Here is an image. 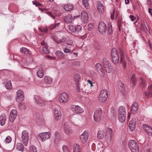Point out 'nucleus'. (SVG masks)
<instances>
[{
    "label": "nucleus",
    "mask_w": 152,
    "mask_h": 152,
    "mask_svg": "<svg viewBox=\"0 0 152 152\" xmlns=\"http://www.w3.org/2000/svg\"><path fill=\"white\" fill-rule=\"evenodd\" d=\"M39 29L41 31V32H45V33L47 32L48 30V29L47 27H45V28L43 27V28H39Z\"/></svg>",
    "instance_id": "nucleus-50"
},
{
    "label": "nucleus",
    "mask_w": 152,
    "mask_h": 152,
    "mask_svg": "<svg viewBox=\"0 0 152 152\" xmlns=\"http://www.w3.org/2000/svg\"><path fill=\"white\" fill-rule=\"evenodd\" d=\"M103 64L104 67L105 68V70L108 73H110L112 71V69L111 64L109 61L106 58L103 59Z\"/></svg>",
    "instance_id": "nucleus-6"
},
{
    "label": "nucleus",
    "mask_w": 152,
    "mask_h": 152,
    "mask_svg": "<svg viewBox=\"0 0 152 152\" xmlns=\"http://www.w3.org/2000/svg\"><path fill=\"white\" fill-rule=\"evenodd\" d=\"M32 3L33 4L35 5L36 6H39L42 5L40 3L36 1H33Z\"/></svg>",
    "instance_id": "nucleus-55"
},
{
    "label": "nucleus",
    "mask_w": 152,
    "mask_h": 152,
    "mask_svg": "<svg viewBox=\"0 0 152 152\" xmlns=\"http://www.w3.org/2000/svg\"><path fill=\"white\" fill-rule=\"evenodd\" d=\"M102 66L100 63H96L95 65V67L98 70H99V69L101 68Z\"/></svg>",
    "instance_id": "nucleus-56"
},
{
    "label": "nucleus",
    "mask_w": 152,
    "mask_h": 152,
    "mask_svg": "<svg viewBox=\"0 0 152 152\" xmlns=\"http://www.w3.org/2000/svg\"><path fill=\"white\" fill-rule=\"evenodd\" d=\"M79 17V15L76 16H74L73 17L71 15H69L65 16L64 18V20L66 23H71L72 22V20L76 18Z\"/></svg>",
    "instance_id": "nucleus-13"
},
{
    "label": "nucleus",
    "mask_w": 152,
    "mask_h": 152,
    "mask_svg": "<svg viewBox=\"0 0 152 152\" xmlns=\"http://www.w3.org/2000/svg\"><path fill=\"white\" fill-rule=\"evenodd\" d=\"M34 99L37 104L41 106L43 105L46 102L41 97L37 96L34 97Z\"/></svg>",
    "instance_id": "nucleus-15"
},
{
    "label": "nucleus",
    "mask_w": 152,
    "mask_h": 152,
    "mask_svg": "<svg viewBox=\"0 0 152 152\" xmlns=\"http://www.w3.org/2000/svg\"><path fill=\"white\" fill-rule=\"evenodd\" d=\"M44 80L45 84L49 85L53 82L52 78L49 76H45L44 77Z\"/></svg>",
    "instance_id": "nucleus-26"
},
{
    "label": "nucleus",
    "mask_w": 152,
    "mask_h": 152,
    "mask_svg": "<svg viewBox=\"0 0 152 152\" xmlns=\"http://www.w3.org/2000/svg\"><path fill=\"white\" fill-rule=\"evenodd\" d=\"M88 136V134L86 131H84L83 133L80 136V139L83 143H85L87 140Z\"/></svg>",
    "instance_id": "nucleus-17"
},
{
    "label": "nucleus",
    "mask_w": 152,
    "mask_h": 152,
    "mask_svg": "<svg viewBox=\"0 0 152 152\" xmlns=\"http://www.w3.org/2000/svg\"><path fill=\"white\" fill-rule=\"evenodd\" d=\"M75 28V33L80 32L82 29V26L80 25H77Z\"/></svg>",
    "instance_id": "nucleus-41"
},
{
    "label": "nucleus",
    "mask_w": 152,
    "mask_h": 152,
    "mask_svg": "<svg viewBox=\"0 0 152 152\" xmlns=\"http://www.w3.org/2000/svg\"><path fill=\"white\" fill-rule=\"evenodd\" d=\"M145 96L148 98H150L152 97V85H149L147 91L145 92Z\"/></svg>",
    "instance_id": "nucleus-18"
},
{
    "label": "nucleus",
    "mask_w": 152,
    "mask_h": 152,
    "mask_svg": "<svg viewBox=\"0 0 152 152\" xmlns=\"http://www.w3.org/2000/svg\"><path fill=\"white\" fill-rule=\"evenodd\" d=\"M73 152H81L80 148L79 145L77 144L74 145L73 146Z\"/></svg>",
    "instance_id": "nucleus-35"
},
{
    "label": "nucleus",
    "mask_w": 152,
    "mask_h": 152,
    "mask_svg": "<svg viewBox=\"0 0 152 152\" xmlns=\"http://www.w3.org/2000/svg\"><path fill=\"white\" fill-rule=\"evenodd\" d=\"M142 127L148 136L152 137V127L151 126L146 124H143Z\"/></svg>",
    "instance_id": "nucleus-9"
},
{
    "label": "nucleus",
    "mask_w": 152,
    "mask_h": 152,
    "mask_svg": "<svg viewBox=\"0 0 152 152\" xmlns=\"http://www.w3.org/2000/svg\"><path fill=\"white\" fill-rule=\"evenodd\" d=\"M56 27V25H55V24H52L51 25H50L49 27V28L50 29V30H53L54 28H55V27Z\"/></svg>",
    "instance_id": "nucleus-59"
},
{
    "label": "nucleus",
    "mask_w": 152,
    "mask_h": 152,
    "mask_svg": "<svg viewBox=\"0 0 152 152\" xmlns=\"http://www.w3.org/2000/svg\"><path fill=\"white\" fill-rule=\"evenodd\" d=\"M110 26H109L108 27V32L109 34H111L113 33V30L112 25L110 24Z\"/></svg>",
    "instance_id": "nucleus-49"
},
{
    "label": "nucleus",
    "mask_w": 152,
    "mask_h": 152,
    "mask_svg": "<svg viewBox=\"0 0 152 152\" xmlns=\"http://www.w3.org/2000/svg\"><path fill=\"white\" fill-rule=\"evenodd\" d=\"M73 42L72 40H68L66 42V44L67 45H70L72 46Z\"/></svg>",
    "instance_id": "nucleus-57"
},
{
    "label": "nucleus",
    "mask_w": 152,
    "mask_h": 152,
    "mask_svg": "<svg viewBox=\"0 0 152 152\" xmlns=\"http://www.w3.org/2000/svg\"><path fill=\"white\" fill-rule=\"evenodd\" d=\"M99 95H101V96H103L104 97H108V92L107 90L105 89L102 90Z\"/></svg>",
    "instance_id": "nucleus-39"
},
{
    "label": "nucleus",
    "mask_w": 152,
    "mask_h": 152,
    "mask_svg": "<svg viewBox=\"0 0 152 152\" xmlns=\"http://www.w3.org/2000/svg\"><path fill=\"white\" fill-rule=\"evenodd\" d=\"M140 86L141 88H145L147 86V83H146L145 80L142 77L140 78Z\"/></svg>",
    "instance_id": "nucleus-24"
},
{
    "label": "nucleus",
    "mask_w": 152,
    "mask_h": 152,
    "mask_svg": "<svg viewBox=\"0 0 152 152\" xmlns=\"http://www.w3.org/2000/svg\"><path fill=\"white\" fill-rule=\"evenodd\" d=\"M7 118L6 115L3 114L0 116V124L2 126L4 125L6 123Z\"/></svg>",
    "instance_id": "nucleus-22"
},
{
    "label": "nucleus",
    "mask_w": 152,
    "mask_h": 152,
    "mask_svg": "<svg viewBox=\"0 0 152 152\" xmlns=\"http://www.w3.org/2000/svg\"><path fill=\"white\" fill-rule=\"evenodd\" d=\"M61 118V116L60 115H57L55 116V118L56 120H59Z\"/></svg>",
    "instance_id": "nucleus-61"
},
{
    "label": "nucleus",
    "mask_w": 152,
    "mask_h": 152,
    "mask_svg": "<svg viewBox=\"0 0 152 152\" xmlns=\"http://www.w3.org/2000/svg\"><path fill=\"white\" fill-rule=\"evenodd\" d=\"M29 151V152H37L36 148L34 145L31 146Z\"/></svg>",
    "instance_id": "nucleus-45"
},
{
    "label": "nucleus",
    "mask_w": 152,
    "mask_h": 152,
    "mask_svg": "<svg viewBox=\"0 0 152 152\" xmlns=\"http://www.w3.org/2000/svg\"><path fill=\"white\" fill-rule=\"evenodd\" d=\"M17 116V112L15 110H11L10 115L9 119L10 122L12 123L15 119Z\"/></svg>",
    "instance_id": "nucleus-16"
},
{
    "label": "nucleus",
    "mask_w": 152,
    "mask_h": 152,
    "mask_svg": "<svg viewBox=\"0 0 152 152\" xmlns=\"http://www.w3.org/2000/svg\"><path fill=\"white\" fill-rule=\"evenodd\" d=\"M17 149L20 151L23 152L24 151V148L22 143H18L16 145Z\"/></svg>",
    "instance_id": "nucleus-33"
},
{
    "label": "nucleus",
    "mask_w": 152,
    "mask_h": 152,
    "mask_svg": "<svg viewBox=\"0 0 152 152\" xmlns=\"http://www.w3.org/2000/svg\"><path fill=\"white\" fill-rule=\"evenodd\" d=\"M118 119L119 121L121 123H123L126 119V114H123L121 115H118Z\"/></svg>",
    "instance_id": "nucleus-30"
},
{
    "label": "nucleus",
    "mask_w": 152,
    "mask_h": 152,
    "mask_svg": "<svg viewBox=\"0 0 152 152\" xmlns=\"http://www.w3.org/2000/svg\"><path fill=\"white\" fill-rule=\"evenodd\" d=\"M20 51L22 54L28 55H30L31 54V52L28 49L24 47H22L21 48L20 50Z\"/></svg>",
    "instance_id": "nucleus-21"
},
{
    "label": "nucleus",
    "mask_w": 152,
    "mask_h": 152,
    "mask_svg": "<svg viewBox=\"0 0 152 152\" xmlns=\"http://www.w3.org/2000/svg\"><path fill=\"white\" fill-rule=\"evenodd\" d=\"M88 30L91 31L94 28V25L92 23H90L89 24L88 26Z\"/></svg>",
    "instance_id": "nucleus-48"
},
{
    "label": "nucleus",
    "mask_w": 152,
    "mask_h": 152,
    "mask_svg": "<svg viewBox=\"0 0 152 152\" xmlns=\"http://www.w3.org/2000/svg\"><path fill=\"white\" fill-rule=\"evenodd\" d=\"M119 13V12L117 10H112L111 12V18L113 20L115 18H117Z\"/></svg>",
    "instance_id": "nucleus-20"
},
{
    "label": "nucleus",
    "mask_w": 152,
    "mask_h": 152,
    "mask_svg": "<svg viewBox=\"0 0 152 152\" xmlns=\"http://www.w3.org/2000/svg\"><path fill=\"white\" fill-rule=\"evenodd\" d=\"M97 10H103L104 8V5L100 1L97 2Z\"/></svg>",
    "instance_id": "nucleus-43"
},
{
    "label": "nucleus",
    "mask_w": 152,
    "mask_h": 152,
    "mask_svg": "<svg viewBox=\"0 0 152 152\" xmlns=\"http://www.w3.org/2000/svg\"><path fill=\"white\" fill-rule=\"evenodd\" d=\"M136 120L135 119H134L131 120L129 124V130L130 131H133L135 128L136 127Z\"/></svg>",
    "instance_id": "nucleus-19"
},
{
    "label": "nucleus",
    "mask_w": 152,
    "mask_h": 152,
    "mask_svg": "<svg viewBox=\"0 0 152 152\" xmlns=\"http://www.w3.org/2000/svg\"><path fill=\"white\" fill-rule=\"evenodd\" d=\"M129 18L132 21H134L136 19L135 17H134V15H130Z\"/></svg>",
    "instance_id": "nucleus-60"
},
{
    "label": "nucleus",
    "mask_w": 152,
    "mask_h": 152,
    "mask_svg": "<svg viewBox=\"0 0 152 152\" xmlns=\"http://www.w3.org/2000/svg\"><path fill=\"white\" fill-rule=\"evenodd\" d=\"M111 55L112 59L114 64H116L119 61V57L117 49L113 48L111 50Z\"/></svg>",
    "instance_id": "nucleus-2"
},
{
    "label": "nucleus",
    "mask_w": 152,
    "mask_h": 152,
    "mask_svg": "<svg viewBox=\"0 0 152 152\" xmlns=\"http://www.w3.org/2000/svg\"><path fill=\"white\" fill-rule=\"evenodd\" d=\"M64 130L65 133L67 135L70 134L72 131L71 128L65 126L64 127Z\"/></svg>",
    "instance_id": "nucleus-34"
},
{
    "label": "nucleus",
    "mask_w": 152,
    "mask_h": 152,
    "mask_svg": "<svg viewBox=\"0 0 152 152\" xmlns=\"http://www.w3.org/2000/svg\"><path fill=\"white\" fill-rule=\"evenodd\" d=\"M29 134L28 132L24 130L22 133L21 140L23 144L27 146L29 141Z\"/></svg>",
    "instance_id": "nucleus-5"
},
{
    "label": "nucleus",
    "mask_w": 152,
    "mask_h": 152,
    "mask_svg": "<svg viewBox=\"0 0 152 152\" xmlns=\"http://www.w3.org/2000/svg\"><path fill=\"white\" fill-rule=\"evenodd\" d=\"M54 114L55 116L57 115H60L61 112L59 111V110H55L54 111Z\"/></svg>",
    "instance_id": "nucleus-58"
},
{
    "label": "nucleus",
    "mask_w": 152,
    "mask_h": 152,
    "mask_svg": "<svg viewBox=\"0 0 152 152\" xmlns=\"http://www.w3.org/2000/svg\"><path fill=\"white\" fill-rule=\"evenodd\" d=\"M98 29L99 32L101 34H104L107 29L106 24L103 22H100L99 25Z\"/></svg>",
    "instance_id": "nucleus-8"
},
{
    "label": "nucleus",
    "mask_w": 152,
    "mask_h": 152,
    "mask_svg": "<svg viewBox=\"0 0 152 152\" xmlns=\"http://www.w3.org/2000/svg\"><path fill=\"white\" fill-rule=\"evenodd\" d=\"M118 89L120 92H123L125 89L124 84L121 81H119L118 82Z\"/></svg>",
    "instance_id": "nucleus-32"
},
{
    "label": "nucleus",
    "mask_w": 152,
    "mask_h": 152,
    "mask_svg": "<svg viewBox=\"0 0 152 152\" xmlns=\"http://www.w3.org/2000/svg\"><path fill=\"white\" fill-rule=\"evenodd\" d=\"M66 39L65 36H63L61 38L58 39L57 41V42L60 44L62 42H64L66 41Z\"/></svg>",
    "instance_id": "nucleus-40"
},
{
    "label": "nucleus",
    "mask_w": 152,
    "mask_h": 152,
    "mask_svg": "<svg viewBox=\"0 0 152 152\" xmlns=\"http://www.w3.org/2000/svg\"><path fill=\"white\" fill-rule=\"evenodd\" d=\"M80 84L79 83V82H77V90L79 92L80 91Z\"/></svg>",
    "instance_id": "nucleus-63"
},
{
    "label": "nucleus",
    "mask_w": 152,
    "mask_h": 152,
    "mask_svg": "<svg viewBox=\"0 0 152 152\" xmlns=\"http://www.w3.org/2000/svg\"><path fill=\"white\" fill-rule=\"evenodd\" d=\"M5 86L7 89H11L12 88V87L11 82L10 81L7 82L6 84L5 85Z\"/></svg>",
    "instance_id": "nucleus-42"
},
{
    "label": "nucleus",
    "mask_w": 152,
    "mask_h": 152,
    "mask_svg": "<svg viewBox=\"0 0 152 152\" xmlns=\"http://www.w3.org/2000/svg\"><path fill=\"white\" fill-rule=\"evenodd\" d=\"M70 109L73 112L76 113H81L83 112V109L78 105H72Z\"/></svg>",
    "instance_id": "nucleus-12"
},
{
    "label": "nucleus",
    "mask_w": 152,
    "mask_h": 152,
    "mask_svg": "<svg viewBox=\"0 0 152 152\" xmlns=\"http://www.w3.org/2000/svg\"><path fill=\"white\" fill-rule=\"evenodd\" d=\"M55 54L57 56L60 58L64 59L65 58L64 54L62 52L59 50H57Z\"/></svg>",
    "instance_id": "nucleus-25"
},
{
    "label": "nucleus",
    "mask_w": 152,
    "mask_h": 152,
    "mask_svg": "<svg viewBox=\"0 0 152 152\" xmlns=\"http://www.w3.org/2000/svg\"><path fill=\"white\" fill-rule=\"evenodd\" d=\"M70 51V50L69 49L65 48L64 49V51L65 53H68Z\"/></svg>",
    "instance_id": "nucleus-62"
},
{
    "label": "nucleus",
    "mask_w": 152,
    "mask_h": 152,
    "mask_svg": "<svg viewBox=\"0 0 152 152\" xmlns=\"http://www.w3.org/2000/svg\"><path fill=\"white\" fill-rule=\"evenodd\" d=\"M136 82V80L135 75L134 74H133L132 75L131 78V83L132 84L133 86H134L135 85Z\"/></svg>",
    "instance_id": "nucleus-37"
},
{
    "label": "nucleus",
    "mask_w": 152,
    "mask_h": 152,
    "mask_svg": "<svg viewBox=\"0 0 152 152\" xmlns=\"http://www.w3.org/2000/svg\"><path fill=\"white\" fill-rule=\"evenodd\" d=\"M42 51L45 54H48L49 53V51L47 48L45 47H43L42 49Z\"/></svg>",
    "instance_id": "nucleus-51"
},
{
    "label": "nucleus",
    "mask_w": 152,
    "mask_h": 152,
    "mask_svg": "<svg viewBox=\"0 0 152 152\" xmlns=\"http://www.w3.org/2000/svg\"><path fill=\"white\" fill-rule=\"evenodd\" d=\"M135 9H142V7L139 4H138L136 5V7L135 8Z\"/></svg>",
    "instance_id": "nucleus-64"
},
{
    "label": "nucleus",
    "mask_w": 152,
    "mask_h": 152,
    "mask_svg": "<svg viewBox=\"0 0 152 152\" xmlns=\"http://www.w3.org/2000/svg\"><path fill=\"white\" fill-rule=\"evenodd\" d=\"M64 10L68 9V10H73L74 6L71 4H68L64 5Z\"/></svg>",
    "instance_id": "nucleus-36"
},
{
    "label": "nucleus",
    "mask_w": 152,
    "mask_h": 152,
    "mask_svg": "<svg viewBox=\"0 0 152 152\" xmlns=\"http://www.w3.org/2000/svg\"><path fill=\"white\" fill-rule=\"evenodd\" d=\"M69 97L66 93L64 92L61 94L59 97V101L61 103H66L69 101Z\"/></svg>",
    "instance_id": "nucleus-7"
},
{
    "label": "nucleus",
    "mask_w": 152,
    "mask_h": 152,
    "mask_svg": "<svg viewBox=\"0 0 152 152\" xmlns=\"http://www.w3.org/2000/svg\"><path fill=\"white\" fill-rule=\"evenodd\" d=\"M22 92V91L20 90H18L16 92V101L18 102H20L24 99V96Z\"/></svg>",
    "instance_id": "nucleus-11"
},
{
    "label": "nucleus",
    "mask_w": 152,
    "mask_h": 152,
    "mask_svg": "<svg viewBox=\"0 0 152 152\" xmlns=\"http://www.w3.org/2000/svg\"><path fill=\"white\" fill-rule=\"evenodd\" d=\"M106 132V136L107 137V138H109V139L111 140L113 135V131L112 129L109 128H107Z\"/></svg>",
    "instance_id": "nucleus-23"
},
{
    "label": "nucleus",
    "mask_w": 152,
    "mask_h": 152,
    "mask_svg": "<svg viewBox=\"0 0 152 152\" xmlns=\"http://www.w3.org/2000/svg\"><path fill=\"white\" fill-rule=\"evenodd\" d=\"M126 114V109L123 106L120 107L118 109V115H121Z\"/></svg>",
    "instance_id": "nucleus-29"
},
{
    "label": "nucleus",
    "mask_w": 152,
    "mask_h": 152,
    "mask_svg": "<svg viewBox=\"0 0 152 152\" xmlns=\"http://www.w3.org/2000/svg\"><path fill=\"white\" fill-rule=\"evenodd\" d=\"M138 108V104L137 103H134L131 106V110L133 113L135 112L137 110Z\"/></svg>",
    "instance_id": "nucleus-28"
},
{
    "label": "nucleus",
    "mask_w": 152,
    "mask_h": 152,
    "mask_svg": "<svg viewBox=\"0 0 152 152\" xmlns=\"http://www.w3.org/2000/svg\"><path fill=\"white\" fill-rule=\"evenodd\" d=\"M121 21L122 19L118 18V19L117 22V24L118 26H121Z\"/></svg>",
    "instance_id": "nucleus-53"
},
{
    "label": "nucleus",
    "mask_w": 152,
    "mask_h": 152,
    "mask_svg": "<svg viewBox=\"0 0 152 152\" xmlns=\"http://www.w3.org/2000/svg\"><path fill=\"white\" fill-rule=\"evenodd\" d=\"M75 79L77 82H79L80 80V76L79 74H77L75 75Z\"/></svg>",
    "instance_id": "nucleus-46"
},
{
    "label": "nucleus",
    "mask_w": 152,
    "mask_h": 152,
    "mask_svg": "<svg viewBox=\"0 0 152 152\" xmlns=\"http://www.w3.org/2000/svg\"><path fill=\"white\" fill-rule=\"evenodd\" d=\"M104 112L100 109L96 110L94 115V119L95 121L98 122L103 117Z\"/></svg>",
    "instance_id": "nucleus-4"
},
{
    "label": "nucleus",
    "mask_w": 152,
    "mask_h": 152,
    "mask_svg": "<svg viewBox=\"0 0 152 152\" xmlns=\"http://www.w3.org/2000/svg\"><path fill=\"white\" fill-rule=\"evenodd\" d=\"M89 19L88 15L87 12L84 10L81 12V20L83 23L87 22Z\"/></svg>",
    "instance_id": "nucleus-10"
},
{
    "label": "nucleus",
    "mask_w": 152,
    "mask_h": 152,
    "mask_svg": "<svg viewBox=\"0 0 152 152\" xmlns=\"http://www.w3.org/2000/svg\"><path fill=\"white\" fill-rule=\"evenodd\" d=\"M104 132L102 130L98 131L97 133V137L99 139H101L103 138L104 136Z\"/></svg>",
    "instance_id": "nucleus-31"
},
{
    "label": "nucleus",
    "mask_w": 152,
    "mask_h": 152,
    "mask_svg": "<svg viewBox=\"0 0 152 152\" xmlns=\"http://www.w3.org/2000/svg\"><path fill=\"white\" fill-rule=\"evenodd\" d=\"M68 27L69 28L70 31L73 32L75 33V27L72 25H69L68 26Z\"/></svg>",
    "instance_id": "nucleus-47"
},
{
    "label": "nucleus",
    "mask_w": 152,
    "mask_h": 152,
    "mask_svg": "<svg viewBox=\"0 0 152 152\" xmlns=\"http://www.w3.org/2000/svg\"><path fill=\"white\" fill-rule=\"evenodd\" d=\"M50 134L49 132H45L39 134V136L42 141H44L50 138Z\"/></svg>",
    "instance_id": "nucleus-14"
},
{
    "label": "nucleus",
    "mask_w": 152,
    "mask_h": 152,
    "mask_svg": "<svg viewBox=\"0 0 152 152\" xmlns=\"http://www.w3.org/2000/svg\"><path fill=\"white\" fill-rule=\"evenodd\" d=\"M62 149L64 152H69L67 147L66 145H64L63 146Z\"/></svg>",
    "instance_id": "nucleus-52"
},
{
    "label": "nucleus",
    "mask_w": 152,
    "mask_h": 152,
    "mask_svg": "<svg viewBox=\"0 0 152 152\" xmlns=\"http://www.w3.org/2000/svg\"><path fill=\"white\" fill-rule=\"evenodd\" d=\"M119 51L121 56L120 62L123 64L124 69H125L126 67V62L125 58L127 57L126 52L122 49H119Z\"/></svg>",
    "instance_id": "nucleus-3"
},
{
    "label": "nucleus",
    "mask_w": 152,
    "mask_h": 152,
    "mask_svg": "<svg viewBox=\"0 0 152 152\" xmlns=\"http://www.w3.org/2000/svg\"><path fill=\"white\" fill-rule=\"evenodd\" d=\"M129 147L132 152H139V146L134 140H129Z\"/></svg>",
    "instance_id": "nucleus-1"
},
{
    "label": "nucleus",
    "mask_w": 152,
    "mask_h": 152,
    "mask_svg": "<svg viewBox=\"0 0 152 152\" xmlns=\"http://www.w3.org/2000/svg\"><path fill=\"white\" fill-rule=\"evenodd\" d=\"M88 1V0H82L83 4L86 9H88L90 7Z\"/></svg>",
    "instance_id": "nucleus-38"
},
{
    "label": "nucleus",
    "mask_w": 152,
    "mask_h": 152,
    "mask_svg": "<svg viewBox=\"0 0 152 152\" xmlns=\"http://www.w3.org/2000/svg\"><path fill=\"white\" fill-rule=\"evenodd\" d=\"M107 97H104L103 96H101V95H99V99L100 102H103L106 100Z\"/></svg>",
    "instance_id": "nucleus-44"
},
{
    "label": "nucleus",
    "mask_w": 152,
    "mask_h": 152,
    "mask_svg": "<svg viewBox=\"0 0 152 152\" xmlns=\"http://www.w3.org/2000/svg\"><path fill=\"white\" fill-rule=\"evenodd\" d=\"M43 69H39L37 72V76L40 78H42L44 76V73Z\"/></svg>",
    "instance_id": "nucleus-27"
},
{
    "label": "nucleus",
    "mask_w": 152,
    "mask_h": 152,
    "mask_svg": "<svg viewBox=\"0 0 152 152\" xmlns=\"http://www.w3.org/2000/svg\"><path fill=\"white\" fill-rule=\"evenodd\" d=\"M5 140L6 142L9 143L11 141V138L10 136H8L7 137Z\"/></svg>",
    "instance_id": "nucleus-54"
}]
</instances>
